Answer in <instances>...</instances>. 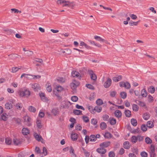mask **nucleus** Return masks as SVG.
Masks as SVG:
<instances>
[{
    "mask_svg": "<svg viewBox=\"0 0 157 157\" xmlns=\"http://www.w3.org/2000/svg\"><path fill=\"white\" fill-rule=\"evenodd\" d=\"M19 94L21 97L28 98L30 95V92L27 90H20L19 92Z\"/></svg>",
    "mask_w": 157,
    "mask_h": 157,
    "instance_id": "obj_1",
    "label": "nucleus"
},
{
    "mask_svg": "<svg viewBox=\"0 0 157 157\" xmlns=\"http://www.w3.org/2000/svg\"><path fill=\"white\" fill-rule=\"evenodd\" d=\"M25 124L27 126H30L32 124L31 118L28 116L26 115L23 117Z\"/></svg>",
    "mask_w": 157,
    "mask_h": 157,
    "instance_id": "obj_2",
    "label": "nucleus"
},
{
    "mask_svg": "<svg viewBox=\"0 0 157 157\" xmlns=\"http://www.w3.org/2000/svg\"><path fill=\"white\" fill-rule=\"evenodd\" d=\"M155 149L153 145L151 144L150 145L149 150V153L151 157H155Z\"/></svg>",
    "mask_w": 157,
    "mask_h": 157,
    "instance_id": "obj_3",
    "label": "nucleus"
},
{
    "mask_svg": "<svg viewBox=\"0 0 157 157\" xmlns=\"http://www.w3.org/2000/svg\"><path fill=\"white\" fill-rule=\"evenodd\" d=\"M79 82L76 80H73L72 82L70 84L71 88L73 90L75 89L79 85Z\"/></svg>",
    "mask_w": 157,
    "mask_h": 157,
    "instance_id": "obj_4",
    "label": "nucleus"
},
{
    "mask_svg": "<svg viewBox=\"0 0 157 157\" xmlns=\"http://www.w3.org/2000/svg\"><path fill=\"white\" fill-rule=\"evenodd\" d=\"M71 75L73 77L81 79L82 75H81L78 72L75 71H73L71 72Z\"/></svg>",
    "mask_w": 157,
    "mask_h": 157,
    "instance_id": "obj_5",
    "label": "nucleus"
},
{
    "mask_svg": "<svg viewBox=\"0 0 157 157\" xmlns=\"http://www.w3.org/2000/svg\"><path fill=\"white\" fill-rule=\"evenodd\" d=\"M112 81L110 78H108L104 83V86L105 88H107L110 86L111 84Z\"/></svg>",
    "mask_w": 157,
    "mask_h": 157,
    "instance_id": "obj_6",
    "label": "nucleus"
},
{
    "mask_svg": "<svg viewBox=\"0 0 157 157\" xmlns=\"http://www.w3.org/2000/svg\"><path fill=\"white\" fill-rule=\"evenodd\" d=\"M97 151L101 154H104L106 152V150L105 149L102 147H100L97 149Z\"/></svg>",
    "mask_w": 157,
    "mask_h": 157,
    "instance_id": "obj_7",
    "label": "nucleus"
},
{
    "mask_svg": "<svg viewBox=\"0 0 157 157\" xmlns=\"http://www.w3.org/2000/svg\"><path fill=\"white\" fill-rule=\"evenodd\" d=\"M40 96L41 100L43 101L44 102H48V99L45 97L44 93L43 92L40 93Z\"/></svg>",
    "mask_w": 157,
    "mask_h": 157,
    "instance_id": "obj_8",
    "label": "nucleus"
},
{
    "mask_svg": "<svg viewBox=\"0 0 157 157\" xmlns=\"http://www.w3.org/2000/svg\"><path fill=\"white\" fill-rule=\"evenodd\" d=\"M32 87L35 91H37L40 89L39 85L37 83L32 84Z\"/></svg>",
    "mask_w": 157,
    "mask_h": 157,
    "instance_id": "obj_9",
    "label": "nucleus"
},
{
    "mask_svg": "<svg viewBox=\"0 0 157 157\" xmlns=\"http://www.w3.org/2000/svg\"><path fill=\"white\" fill-rule=\"evenodd\" d=\"M110 143L109 141L105 142L100 144V146L103 148L107 147L110 145Z\"/></svg>",
    "mask_w": 157,
    "mask_h": 157,
    "instance_id": "obj_10",
    "label": "nucleus"
},
{
    "mask_svg": "<svg viewBox=\"0 0 157 157\" xmlns=\"http://www.w3.org/2000/svg\"><path fill=\"white\" fill-rule=\"evenodd\" d=\"M123 145L124 148L126 149H128L131 147V144L128 141L124 142L123 143Z\"/></svg>",
    "mask_w": 157,
    "mask_h": 157,
    "instance_id": "obj_11",
    "label": "nucleus"
},
{
    "mask_svg": "<svg viewBox=\"0 0 157 157\" xmlns=\"http://www.w3.org/2000/svg\"><path fill=\"white\" fill-rule=\"evenodd\" d=\"M36 126L38 128H41L42 127L41 124V120L39 118L37 117L36 119Z\"/></svg>",
    "mask_w": 157,
    "mask_h": 157,
    "instance_id": "obj_12",
    "label": "nucleus"
},
{
    "mask_svg": "<svg viewBox=\"0 0 157 157\" xmlns=\"http://www.w3.org/2000/svg\"><path fill=\"white\" fill-rule=\"evenodd\" d=\"M51 113L54 116H58L59 115V112L58 109L54 108L52 109Z\"/></svg>",
    "mask_w": 157,
    "mask_h": 157,
    "instance_id": "obj_13",
    "label": "nucleus"
},
{
    "mask_svg": "<svg viewBox=\"0 0 157 157\" xmlns=\"http://www.w3.org/2000/svg\"><path fill=\"white\" fill-rule=\"evenodd\" d=\"M71 138L73 141L76 140L78 138V135L75 132H72L71 135Z\"/></svg>",
    "mask_w": 157,
    "mask_h": 157,
    "instance_id": "obj_14",
    "label": "nucleus"
},
{
    "mask_svg": "<svg viewBox=\"0 0 157 157\" xmlns=\"http://www.w3.org/2000/svg\"><path fill=\"white\" fill-rule=\"evenodd\" d=\"M150 117V114L148 113H144L143 115V117L145 120H148Z\"/></svg>",
    "mask_w": 157,
    "mask_h": 157,
    "instance_id": "obj_15",
    "label": "nucleus"
},
{
    "mask_svg": "<svg viewBox=\"0 0 157 157\" xmlns=\"http://www.w3.org/2000/svg\"><path fill=\"white\" fill-rule=\"evenodd\" d=\"M71 6V3L70 2L68 1H66L64 0H63V1L62 3V6L63 7L64 6H67L69 7Z\"/></svg>",
    "mask_w": 157,
    "mask_h": 157,
    "instance_id": "obj_16",
    "label": "nucleus"
},
{
    "mask_svg": "<svg viewBox=\"0 0 157 157\" xmlns=\"http://www.w3.org/2000/svg\"><path fill=\"white\" fill-rule=\"evenodd\" d=\"M22 134L25 135H27L29 133V130L26 128H23L22 130Z\"/></svg>",
    "mask_w": 157,
    "mask_h": 157,
    "instance_id": "obj_17",
    "label": "nucleus"
},
{
    "mask_svg": "<svg viewBox=\"0 0 157 157\" xmlns=\"http://www.w3.org/2000/svg\"><path fill=\"white\" fill-rule=\"evenodd\" d=\"M55 90H56L57 93H59L64 90V88L60 86H58L56 87Z\"/></svg>",
    "mask_w": 157,
    "mask_h": 157,
    "instance_id": "obj_18",
    "label": "nucleus"
},
{
    "mask_svg": "<svg viewBox=\"0 0 157 157\" xmlns=\"http://www.w3.org/2000/svg\"><path fill=\"white\" fill-rule=\"evenodd\" d=\"M5 108L7 109H10L13 107L12 104L10 102H7L5 104Z\"/></svg>",
    "mask_w": 157,
    "mask_h": 157,
    "instance_id": "obj_19",
    "label": "nucleus"
},
{
    "mask_svg": "<svg viewBox=\"0 0 157 157\" xmlns=\"http://www.w3.org/2000/svg\"><path fill=\"white\" fill-rule=\"evenodd\" d=\"M34 136L36 140L38 141H40L41 139L42 140L41 136L38 135L36 133H34Z\"/></svg>",
    "mask_w": 157,
    "mask_h": 157,
    "instance_id": "obj_20",
    "label": "nucleus"
},
{
    "mask_svg": "<svg viewBox=\"0 0 157 157\" xmlns=\"http://www.w3.org/2000/svg\"><path fill=\"white\" fill-rule=\"evenodd\" d=\"M115 116L118 118L120 117L121 116V113L119 110H116L114 113Z\"/></svg>",
    "mask_w": 157,
    "mask_h": 157,
    "instance_id": "obj_21",
    "label": "nucleus"
},
{
    "mask_svg": "<svg viewBox=\"0 0 157 157\" xmlns=\"http://www.w3.org/2000/svg\"><path fill=\"white\" fill-rule=\"evenodd\" d=\"M148 91L149 92L153 94L155 91V88L153 86H151L148 88Z\"/></svg>",
    "mask_w": 157,
    "mask_h": 157,
    "instance_id": "obj_22",
    "label": "nucleus"
},
{
    "mask_svg": "<svg viewBox=\"0 0 157 157\" xmlns=\"http://www.w3.org/2000/svg\"><path fill=\"white\" fill-rule=\"evenodd\" d=\"M87 107L90 111V112L92 114H94L95 112L94 111V108H93L92 106L89 105H87Z\"/></svg>",
    "mask_w": 157,
    "mask_h": 157,
    "instance_id": "obj_23",
    "label": "nucleus"
},
{
    "mask_svg": "<svg viewBox=\"0 0 157 157\" xmlns=\"http://www.w3.org/2000/svg\"><path fill=\"white\" fill-rule=\"evenodd\" d=\"M132 151L136 155H137L138 153V148L135 147L131 148Z\"/></svg>",
    "mask_w": 157,
    "mask_h": 157,
    "instance_id": "obj_24",
    "label": "nucleus"
},
{
    "mask_svg": "<svg viewBox=\"0 0 157 157\" xmlns=\"http://www.w3.org/2000/svg\"><path fill=\"white\" fill-rule=\"evenodd\" d=\"M104 136L105 138L107 139H110L112 137L111 134L110 132H105Z\"/></svg>",
    "mask_w": 157,
    "mask_h": 157,
    "instance_id": "obj_25",
    "label": "nucleus"
},
{
    "mask_svg": "<svg viewBox=\"0 0 157 157\" xmlns=\"http://www.w3.org/2000/svg\"><path fill=\"white\" fill-rule=\"evenodd\" d=\"M146 125L149 128H152L154 126L153 123L151 121H149L147 122Z\"/></svg>",
    "mask_w": 157,
    "mask_h": 157,
    "instance_id": "obj_26",
    "label": "nucleus"
},
{
    "mask_svg": "<svg viewBox=\"0 0 157 157\" xmlns=\"http://www.w3.org/2000/svg\"><path fill=\"white\" fill-rule=\"evenodd\" d=\"M137 140V136H132L131 138V141L133 144H135Z\"/></svg>",
    "mask_w": 157,
    "mask_h": 157,
    "instance_id": "obj_27",
    "label": "nucleus"
},
{
    "mask_svg": "<svg viewBox=\"0 0 157 157\" xmlns=\"http://www.w3.org/2000/svg\"><path fill=\"white\" fill-rule=\"evenodd\" d=\"M121 76L119 75L113 78V81L115 82H117L120 80L121 79Z\"/></svg>",
    "mask_w": 157,
    "mask_h": 157,
    "instance_id": "obj_28",
    "label": "nucleus"
},
{
    "mask_svg": "<svg viewBox=\"0 0 157 157\" xmlns=\"http://www.w3.org/2000/svg\"><path fill=\"white\" fill-rule=\"evenodd\" d=\"M102 108L100 106H96L94 108V111L95 112H96L98 113L100 112L102 110Z\"/></svg>",
    "mask_w": 157,
    "mask_h": 157,
    "instance_id": "obj_29",
    "label": "nucleus"
},
{
    "mask_svg": "<svg viewBox=\"0 0 157 157\" xmlns=\"http://www.w3.org/2000/svg\"><path fill=\"white\" fill-rule=\"evenodd\" d=\"M141 94L143 97H146L147 95V92L145 90L143 89L141 90Z\"/></svg>",
    "mask_w": 157,
    "mask_h": 157,
    "instance_id": "obj_30",
    "label": "nucleus"
},
{
    "mask_svg": "<svg viewBox=\"0 0 157 157\" xmlns=\"http://www.w3.org/2000/svg\"><path fill=\"white\" fill-rule=\"evenodd\" d=\"M107 125L106 123L105 122L101 123L100 124V127L102 130H104L106 128Z\"/></svg>",
    "mask_w": 157,
    "mask_h": 157,
    "instance_id": "obj_31",
    "label": "nucleus"
},
{
    "mask_svg": "<svg viewBox=\"0 0 157 157\" xmlns=\"http://www.w3.org/2000/svg\"><path fill=\"white\" fill-rule=\"evenodd\" d=\"M47 154V151L46 148L44 147L43 148V152L41 154V156L46 155Z\"/></svg>",
    "mask_w": 157,
    "mask_h": 157,
    "instance_id": "obj_32",
    "label": "nucleus"
},
{
    "mask_svg": "<svg viewBox=\"0 0 157 157\" xmlns=\"http://www.w3.org/2000/svg\"><path fill=\"white\" fill-rule=\"evenodd\" d=\"M57 81L60 83H62L65 82V79L62 77H59L57 78Z\"/></svg>",
    "mask_w": 157,
    "mask_h": 157,
    "instance_id": "obj_33",
    "label": "nucleus"
},
{
    "mask_svg": "<svg viewBox=\"0 0 157 157\" xmlns=\"http://www.w3.org/2000/svg\"><path fill=\"white\" fill-rule=\"evenodd\" d=\"M132 109L134 111H137L139 110V107L136 104H133L132 105Z\"/></svg>",
    "mask_w": 157,
    "mask_h": 157,
    "instance_id": "obj_34",
    "label": "nucleus"
},
{
    "mask_svg": "<svg viewBox=\"0 0 157 157\" xmlns=\"http://www.w3.org/2000/svg\"><path fill=\"white\" fill-rule=\"evenodd\" d=\"M28 110L30 112L33 113H35L36 111V109L32 106H30L29 107Z\"/></svg>",
    "mask_w": 157,
    "mask_h": 157,
    "instance_id": "obj_35",
    "label": "nucleus"
},
{
    "mask_svg": "<svg viewBox=\"0 0 157 157\" xmlns=\"http://www.w3.org/2000/svg\"><path fill=\"white\" fill-rule=\"evenodd\" d=\"M139 102L138 104L141 107H144L145 109L147 108V106L145 104L144 102L142 101H138Z\"/></svg>",
    "mask_w": 157,
    "mask_h": 157,
    "instance_id": "obj_36",
    "label": "nucleus"
},
{
    "mask_svg": "<svg viewBox=\"0 0 157 157\" xmlns=\"http://www.w3.org/2000/svg\"><path fill=\"white\" fill-rule=\"evenodd\" d=\"M12 143V140L10 138H6L5 143L7 145H10Z\"/></svg>",
    "mask_w": 157,
    "mask_h": 157,
    "instance_id": "obj_37",
    "label": "nucleus"
},
{
    "mask_svg": "<svg viewBox=\"0 0 157 157\" xmlns=\"http://www.w3.org/2000/svg\"><path fill=\"white\" fill-rule=\"evenodd\" d=\"M89 137L90 141L93 142L96 140V137H95V136L94 135H91Z\"/></svg>",
    "mask_w": 157,
    "mask_h": 157,
    "instance_id": "obj_38",
    "label": "nucleus"
},
{
    "mask_svg": "<svg viewBox=\"0 0 157 157\" xmlns=\"http://www.w3.org/2000/svg\"><path fill=\"white\" fill-rule=\"evenodd\" d=\"M73 113L76 115H79L82 114V112L81 110L75 109L73 110Z\"/></svg>",
    "mask_w": 157,
    "mask_h": 157,
    "instance_id": "obj_39",
    "label": "nucleus"
},
{
    "mask_svg": "<svg viewBox=\"0 0 157 157\" xmlns=\"http://www.w3.org/2000/svg\"><path fill=\"white\" fill-rule=\"evenodd\" d=\"M145 140L146 143L148 144H150L152 142L151 140L148 137H146Z\"/></svg>",
    "mask_w": 157,
    "mask_h": 157,
    "instance_id": "obj_40",
    "label": "nucleus"
},
{
    "mask_svg": "<svg viewBox=\"0 0 157 157\" xmlns=\"http://www.w3.org/2000/svg\"><path fill=\"white\" fill-rule=\"evenodd\" d=\"M131 122L133 126H135L137 124V121L135 119H132L131 120Z\"/></svg>",
    "mask_w": 157,
    "mask_h": 157,
    "instance_id": "obj_41",
    "label": "nucleus"
},
{
    "mask_svg": "<svg viewBox=\"0 0 157 157\" xmlns=\"http://www.w3.org/2000/svg\"><path fill=\"white\" fill-rule=\"evenodd\" d=\"M82 119L85 122L87 123L89 122V120L88 117L83 116L82 117Z\"/></svg>",
    "mask_w": 157,
    "mask_h": 157,
    "instance_id": "obj_42",
    "label": "nucleus"
},
{
    "mask_svg": "<svg viewBox=\"0 0 157 157\" xmlns=\"http://www.w3.org/2000/svg\"><path fill=\"white\" fill-rule=\"evenodd\" d=\"M137 138V140L139 142H141L144 139L143 136H141L140 135H138L136 136Z\"/></svg>",
    "mask_w": 157,
    "mask_h": 157,
    "instance_id": "obj_43",
    "label": "nucleus"
},
{
    "mask_svg": "<svg viewBox=\"0 0 157 157\" xmlns=\"http://www.w3.org/2000/svg\"><path fill=\"white\" fill-rule=\"evenodd\" d=\"M124 113L126 116L127 117H130L131 115V111L128 110H125L124 112Z\"/></svg>",
    "mask_w": 157,
    "mask_h": 157,
    "instance_id": "obj_44",
    "label": "nucleus"
},
{
    "mask_svg": "<svg viewBox=\"0 0 157 157\" xmlns=\"http://www.w3.org/2000/svg\"><path fill=\"white\" fill-rule=\"evenodd\" d=\"M91 123L94 125H95L97 124L98 121L97 119L94 118H92L91 119L90 121Z\"/></svg>",
    "mask_w": 157,
    "mask_h": 157,
    "instance_id": "obj_45",
    "label": "nucleus"
},
{
    "mask_svg": "<svg viewBox=\"0 0 157 157\" xmlns=\"http://www.w3.org/2000/svg\"><path fill=\"white\" fill-rule=\"evenodd\" d=\"M94 38L99 41L102 42L103 39H102L100 36H94Z\"/></svg>",
    "mask_w": 157,
    "mask_h": 157,
    "instance_id": "obj_46",
    "label": "nucleus"
},
{
    "mask_svg": "<svg viewBox=\"0 0 157 157\" xmlns=\"http://www.w3.org/2000/svg\"><path fill=\"white\" fill-rule=\"evenodd\" d=\"M13 142L14 144L16 145H18L21 143V141L17 139H14Z\"/></svg>",
    "mask_w": 157,
    "mask_h": 157,
    "instance_id": "obj_47",
    "label": "nucleus"
},
{
    "mask_svg": "<svg viewBox=\"0 0 157 157\" xmlns=\"http://www.w3.org/2000/svg\"><path fill=\"white\" fill-rule=\"evenodd\" d=\"M140 155L141 157H147L148 156L147 153L144 151L141 152Z\"/></svg>",
    "mask_w": 157,
    "mask_h": 157,
    "instance_id": "obj_48",
    "label": "nucleus"
},
{
    "mask_svg": "<svg viewBox=\"0 0 157 157\" xmlns=\"http://www.w3.org/2000/svg\"><path fill=\"white\" fill-rule=\"evenodd\" d=\"M96 102L97 104L99 105H101L103 104L102 100L100 99H98L97 100Z\"/></svg>",
    "mask_w": 157,
    "mask_h": 157,
    "instance_id": "obj_49",
    "label": "nucleus"
},
{
    "mask_svg": "<svg viewBox=\"0 0 157 157\" xmlns=\"http://www.w3.org/2000/svg\"><path fill=\"white\" fill-rule=\"evenodd\" d=\"M7 117L8 115L6 113H4L2 115V119L4 121H6L7 118Z\"/></svg>",
    "mask_w": 157,
    "mask_h": 157,
    "instance_id": "obj_50",
    "label": "nucleus"
},
{
    "mask_svg": "<svg viewBox=\"0 0 157 157\" xmlns=\"http://www.w3.org/2000/svg\"><path fill=\"white\" fill-rule=\"evenodd\" d=\"M46 90L47 91L49 92H50L52 91V87L50 85L48 84H46Z\"/></svg>",
    "mask_w": 157,
    "mask_h": 157,
    "instance_id": "obj_51",
    "label": "nucleus"
},
{
    "mask_svg": "<svg viewBox=\"0 0 157 157\" xmlns=\"http://www.w3.org/2000/svg\"><path fill=\"white\" fill-rule=\"evenodd\" d=\"M78 98L77 96H74L71 97V99L73 102H76L78 100Z\"/></svg>",
    "mask_w": 157,
    "mask_h": 157,
    "instance_id": "obj_52",
    "label": "nucleus"
},
{
    "mask_svg": "<svg viewBox=\"0 0 157 157\" xmlns=\"http://www.w3.org/2000/svg\"><path fill=\"white\" fill-rule=\"evenodd\" d=\"M120 95L122 98L125 99L126 97L127 94L125 92H122L121 93Z\"/></svg>",
    "mask_w": 157,
    "mask_h": 157,
    "instance_id": "obj_53",
    "label": "nucleus"
},
{
    "mask_svg": "<svg viewBox=\"0 0 157 157\" xmlns=\"http://www.w3.org/2000/svg\"><path fill=\"white\" fill-rule=\"evenodd\" d=\"M31 76V75H30L26 74H25L23 73V74H22V75H21V78H22L23 77H24L25 78H30V77H29L30 76Z\"/></svg>",
    "mask_w": 157,
    "mask_h": 157,
    "instance_id": "obj_54",
    "label": "nucleus"
},
{
    "mask_svg": "<svg viewBox=\"0 0 157 157\" xmlns=\"http://www.w3.org/2000/svg\"><path fill=\"white\" fill-rule=\"evenodd\" d=\"M110 124L112 125H113L116 123V120L114 118H112L110 121Z\"/></svg>",
    "mask_w": 157,
    "mask_h": 157,
    "instance_id": "obj_55",
    "label": "nucleus"
},
{
    "mask_svg": "<svg viewBox=\"0 0 157 157\" xmlns=\"http://www.w3.org/2000/svg\"><path fill=\"white\" fill-rule=\"evenodd\" d=\"M141 128L142 130L144 132H145L147 130V126L144 124H143L141 125Z\"/></svg>",
    "mask_w": 157,
    "mask_h": 157,
    "instance_id": "obj_56",
    "label": "nucleus"
},
{
    "mask_svg": "<svg viewBox=\"0 0 157 157\" xmlns=\"http://www.w3.org/2000/svg\"><path fill=\"white\" fill-rule=\"evenodd\" d=\"M124 87L127 89H130L131 87L130 84L128 82H125Z\"/></svg>",
    "mask_w": 157,
    "mask_h": 157,
    "instance_id": "obj_57",
    "label": "nucleus"
},
{
    "mask_svg": "<svg viewBox=\"0 0 157 157\" xmlns=\"http://www.w3.org/2000/svg\"><path fill=\"white\" fill-rule=\"evenodd\" d=\"M83 152L86 157H89L90 155V153L83 148Z\"/></svg>",
    "mask_w": 157,
    "mask_h": 157,
    "instance_id": "obj_58",
    "label": "nucleus"
},
{
    "mask_svg": "<svg viewBox=\"0 0 157 157\" xmlns=\"http://www.w3.org/2000/svg\"><path fill=\"white\" fill-rule=\"evenodd\" d=\"M86 86L90 89L94 90V86L90 84H86Z\"/></svg>",
    "mask_w": 157,
    "mask_h": 157,
    "instance_id": "obj_59",
    "label": "nucleus"
},
{
    "mask_svg": "<svg viewBox=\"0 0 157 157\" xmlns=\"http://www.w3.org/2000/svg\"><path fill=\"white\" fill-rule=\"evenodd\" d=\"M148 101L150 102H152L154 100L153 97L150 95H149L148 96Z\"/></svg>",
    "mask_w": 157,
    "mask_h": 157,
    "instance_id": "obj_60",
    "label": "nucleus"
},
{
    "mask_svg": "<svg viewBox=\"0 0 157 157\" xmlns=\"http://www.w3.org/2000/svg\"><path fill=\"white\" fill-rule=\"evenodd\" d=\"M138 21L134 22L132 21H130L129 22V24L130 25L132 26L133 25H136L138 23Z\"/></svg>",
    "mask_w": 157,
    "mask_h": 157,
    "instance_id": "obj_61",
    "label": "nucleus"
},
{
    "mask_svg": "<svg viewBox=\"0 0 157 157\" xmlns=\"http://www.w3.org/2000/svg\"><path fill=\"white\" fill-rule=\"evenodd\" d=\"M16 108L17 109L20 110L22 108L21 104L17 103L16 105L15 106Z\"/></svg>",
    "mask_w": 157,
    "mask_h": 157,
    "instance_id": "obj_62",
    "label": "nucleus"
},
{
    "mask_svg": "<svg viewBox=\"0 0 157 157\" xmlns=\"http://www.w3.org/2000/svg\"><path fill=\"white\" fill-rule=\"evenodd\" d=\"M103 119L105 121H108L109 119V116L107 115H104L103 116Z\"/></svg>",
    "mask_w": 157,
    "mask_h": 157,
    "instance_id": "obj_63",
    "label": "nucleus"
},
{
    "mask_svg": "<svg viewBox=\"0 0 157 157\" xmlns=\"http://www.w3.org/2000/svg\"><path fill=\"white\" fill-rule=\"evenodd\" d=\"M90 78L91 79L94 81L96 80L97 79L96 75L94 74L90 75Z\"/></svg>",
    "mask_w": 157,
    "mask_h": 157,
    "instance_id": "obj_64",
    "label": "nucleus"
}]
</instances>
